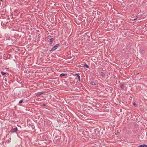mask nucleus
I'll use <instances>...</instances> for the list:
<instances>
[{
    "mask_svg": "<svg viewBox=\"0 0 147 147\" xmlns=\"http://www.w3.org/2000/svg\"><path fill=\"white\" fill-rule=\"evenodd\" d=\"M53 38H51L49 40V42H53Z\"/></svg>",
    "mask_w": 147,
    "mask_h": 147,
    "instance_id": "423d86ee",
    "label": "nucleus"
},
{
    "mask_svg": "<svg viewBox=\"0 0 147 147\" xmlns=\"http://www.w3.org/2000/svg\"><path fill=\"white\" fill-rule=\"evenodd\" d=\"M1 74L2 75H4L6 74V73L5 72H1Z\"/></svg>",
    "mask_w": 147,
    "mask_h": 147,
    "instance_id": "0eeeda50",
    "label": "nucleus"
},
{
    "mask_svg": "<svg viewBox=\"0 0 147 147\" xmlns=\"http://www.w3.org/2000/svg\"><path fill=\"white\" fill-rule=\"evenodd\" d=\"M66 75H67L66 74H65L64 73H62L60 74V76L61 77H62L63 76H65Z\"/></svg>",
    "mask_w": 147,
    "mask_h": 147,
    "instance_id": "20e7f679",
    "label": "nucleus"
},
{
    "mask_svg": "<svg viewBox=\"0 0 147 147\" xmlns=\"http://www.w3.org/2000/svg\"><path fill=\"white\" fill-rule=\"evenodd\" d=\"M2 1H3V0H1Z\"/></svg>",
    "mask_w": 147,
    "mask_h": 147,
    "instance_id": "dca6fc26",
    "label": "nucleus"
},
{
    "mask_svg": "<svg viewBox=\"0 0 147 147\" xmlns=\"http://www.w3.org/2000/svg\"><path fill=\"white\" fill-rule=\"evenodd\" d=\"M18 130V129L17 127H16L14 128H13L11 129L10 131L12 133L16 132Z\"/></svg>",
    "mask_w": 147,
    "mask_h": 147,
    "instance_id": "f03ea898",
    "label": "nucleus"
},
{
    "mask_svg": "<svg viewBox=\"0 0 147 147\" xmlns=\"http://www.w3.org/2000/svg\"><path fill=\"white\" fill-rule=\"evenodd\" d=\"M90 84L93 85H94L96 84L94 82H91Z\"/></svg>",
    "mask_w": 147,
    "mask_h": 147,
    "instance_id": "1a4fd4ad",
    "label": "nucleus"
},
{
    "mask_svg": "<svg viewBox=\"0 0 147 147\" xmlns=\"http://www.w3.org/2000/svg\"><path fill=\"white\" fill-rule=\"evenodd\" d=\"M42 106H46V105H45V104H43V105H42Z\"/></svg>",
    "mask_w": 147,
    "mask_h": 147,
    "instance_id": "2eb2a0df",
    "label": "nucleus"
},
{
    "mask_svg": "<svg viewBox=\"0 0 147 147\" xmlns=\"http://www.w3.org/2000/svg\"><path fill=\"white\" fill-rule=\"evenodd\" d=\"M84 66L86 67H87V68H88L89 67L88 65L86 64H85L84 65Z\"/></svg>",
    "mask_w": 147,
    "mask_h": 147,
    "instance_id": "9d476101",
    "label": "nucleus"
},
{
    "mask_svg": "<svg viewBox=\"0 0 147 147\" xmlns=\"http://www.w3.org/2000/svg\"><path fill=\"white\" fill-rule=\"evenodd\" d=\"M23 101L22 100H20L19 102V103L20 104H21L23 102Z\"/></svg>",
    "mask_w": 147,
    "mask_h": 147,
    "instance_id": "ddd939ff",
    "label": "nucleus"
},
{
    "mask_svg": "<svg viewBox=\"0 0 147 147\" xmlns=\"http://www.w3.org/2000/svg\"><path fill=\"white\" fill-rule=\"evenodd\" d=\"M124 85L123 84H122L121 85L120 87L121 88L123 89L124 88Z\"/></svg>",
    "mask_w": 147,
    "mask_h": 147,
    "instance_id": "9b49d317",
    "label": "nucleus"
},
{
    "mask_svg": "<svg viewBox=\"0 0 147 147\" xmlns=\"http://www.w3.org/2000/svg\"><path fill=\"white\" fill-rule=\"evenodd\" d=\"M138 147H147V145H142L139 146Z\"/></svg>",
    "mask_w": 147,
    "mask_h": 147,
    "instance_id": "7ed1b4c3",
    "label": "nucleus"
},
{
    "mask_svg": "<svg viewBox=\"0 0 147 147\" xmlns=\"http://www.w3.org/2000/svg\"><path fill=\"white\" fill-rule=\"evenodd\" d=\"M42 94V92H38L36 93V95L37 96H38L41 95Z\"/></svg>",
    "mask_w": 147,
    "mask_h": 147,
    "instance_id": "39448f33",
    "label": "nucleus"
},
{
    "mask_svg": "<svg viewBox=\"0 0 147 147\" xmlns=\"http://www.w3.org/2000/svg\"><path fill=\"white\" fill-rule=\"evenodd\" d=\"M133 105L134 106H136V103H133Z\"/></svg>",
    "mask_w": 147,
    "mask_h": 147,
    "instance_id": "4468645a",
    "label": "nucleus"
},
{
    "mask_svg": "<svg viewBox=\"0 0 147 147\" xmlns=\"http://www.w3.org/2000/svg\"><path fill=\"white\" fill-rule=\"evenodd\" d=\"M77 75L78 76V80H79V81H80V76L78 75V74H77Z\"/></svg>",
    "mask_w": 147,
    "mask_h": 147,
    "instance_id": "f8f14e48",
    "label": "nucleus"
},
{
    "mask_svg": "<svg viewBox=\"0 0 147 147\" xmlns=\"http://www.w3.org/2000/svg\"><path fill=\"white\" fill-rule=\"evenodd\" d=\"M100 75L102 77H104L105 75L104 74L103 72H101V73Z\"/></svg>",
    "mask_w": 147,
    "mask_h": 147,
    "instance_id": "6e6552de",
    "label": "nucleus"
},
{
    "mask_svg": "<svg viewBox=\"0 0 147 147\" xmlns=\"http://www.w3.org/2000/svg\"><path fill=\"white\" fill-rule=\"evenodd\" d=\"M59 46V44H57L55 46H54L51 49V50L52 51H55V49H56Z\"/></svg>",
    "mask_w": 147,
    "mask_h": 147,
    "instance_id": "f257e3e1",
    "label": "nucleus"
}]
</instances>
